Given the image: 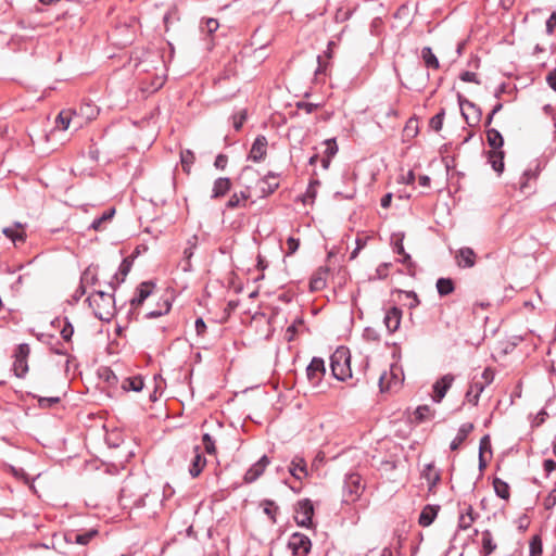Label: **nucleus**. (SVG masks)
<instances>
[{"mask_svg":"<svg viewBox=\"0 0 556 556\" xmlns=\"http://www.w3.org/2000/svg\"><path fill=\"white\" fill-rule=\"evenodd\" d=\"M94 316L103 321H110L115 315V300L112 293L96 291L87 298Z\"/></svg>","mask_w":556,"mask_h":556,"instance_id":"1","label":"nucleus"},{"mask_svg":"<svg viewBox=\"0 0 556 556\" xmlns=\"http://www.w3.org/2000/svg\"><path fill=\"white\" fill-rule=\"evenodd\" d=\"M330 368L333 377L338 380L344 381L352 376L350 368V354L346 349L339 348L333 352L330 356Z\"/></svg>","mask_w":556,"mask_h":556,"instance_id":"2","label":"nucleus"},{"mask_svg":"<svg viewBox=\"0 0 556 556\" xmlns=\"http://www.w3.org/2000/svg\"><path fill=\"white\" fill-rule=\"evenodd\" d=\"M364 484L358 473H349L345 476L343 485V501L345 503L355 502L363 493Z\"/></svg>","mask_w":556,"mask_h":556,"instance_id":"3","label":"nucleus"},{"mask_svg":"<svg viewBox=\"0 0 556 556\" xmlns=\"http://www.w3.org/2000/svg\"><path fill=\"white\" fill-rule=\"evenodd\" d=\"M458 104L462 111V115L469 126L479 124L482 116V112L479 106L464 98L462 94H458Z\"/></svg>","mask_w":556,"mask_h":556,"instance_id":"4","label":"nucleus"},{"mask_svg":"<svg viewBox=\"0 0 556 556\" xmlns=\"http://www.w3.org/2000/svg\"><path fill=\"white\" fill-rule=\"evenodd\" d=\"M30 353V348L27 343L17 345L14 353L13 370L16 377L23 378L28 371L27 358Z\"/></svg>","mask_w":556,"mask_h":556,"instance_id":"5","label":"nucleus"},{"mask_svg":"<svg viewBox=\"0 0 556 556\" xmlns=\"http://www.w3.org/2000/svg\"><path fill=\"white\" fill-rule=\"evenodd\" d=\"M314 515V507L308 498L298 502L294 519L301 527H309Z\"/></svg>","mask_w":556,"mask_h":556,"instance_id":"6","label":"nucleus"},{"mask_svg":"<svg viewBox=\"0 0 556 556\" xmlns=\"http://www.w3.org/2000/svg\"><path fill=\"white\" fill-rule=\"evenodd\" d=\"M311 546L309 538L302 533L292 534L288 542V547L294 556H305L311 551Z\"/></svg>","mask_w":556,"mask_h":556,"instance_id":"7","label":"nucleus"},{"mask_svg":"<svg viewBox=\"0 0 556 556\" xmlns=\"http://www.w3.org/2000/svg\"><path fill=\"white\" fill-rule=\"evenodd\" d=\"M326 372L325 362L320 357H313L306 368V375L312 386H318Z\"/></svg>","mask_w":556,"mask_h":556,"instance_id":"8","label":"nucleus"},{"mask_svg":"<svg viewBox=\"0 0 556 556\" xmlns=\"http://www.w3.org/2000/svg\"><path fill=\"white\" fill-rule=\"evenodd\" d=\"M402 379L399 376V368L391 366L390 371H384L380 375L379 387L381 392L392 390L401 386Z\"/></svg>","mask_w":556,"mask_h":556,"instance_id":"9","label":"nucleus"},{"mask_svg":"<svg viewBox=\"0 0 556 556\" xmlns=\"http://www.w3.org/2000/svg\"><path fill=\"white\" fill-rule=\"evenodd\" d=\"M454 382V376L452 374H446L439 380H437L433 384V401L435 403H440L445 396L446 392L451 388Z\"/></svg>","mask_w":556,"mask_h":556,"instance_id":"10","label":"nucleus"},{"mask_svg":"<svg viewBox=\"0 0 556 556\" xmlns=\"http://www.w3.org/2000/svg\"><path fill=\"white\" fill-rule=\"evenodd\" d=\"M269 459L266 455L262 456L255 464H253L248 471L244 475V482L252 483L258 477H261L265 470V468L268 466Z\"/></svg>","mask_w":556,"mask_h":556,"instance_id":"11","label":"nucleus"},{"mask_svg":"<svg viewBox=\"0 0 556 556\" xmlns=\"http://www.w3.org/2000/svg\"><path fill=\"white\" fill-rule=\"evenodd\" d=\"M267 144L268 142L265 136H257L250 150L249 159L254 162L262 161L266 155Z\"/></svg>","mask_w":556,"mask_h":556,"instance_id":"12","label":"nucleus"},{"mask_svg":"<svg viewBox=\"0 0 556 556\" xmlns=\"http://www.w3.org/2000/svg\"><path fill=\"white\" fill-rule=\"evenodd\" d=\"M98 534H99V531L97 529H90L84 533H76L74 531H70L64 534V540L70 543L87 545Z\"/></svg>","mask_w":556,"mask_h":556,"instance_id":"13","label":"nucleus"},{"mask_svg":"<svg viewBox=\"0 0 556 556\" xmlns=\"http://www.w3.org/2000/svg\"><path fill=\"white\" fill-rule=\"evenodd\" d=\"M402 311L399 307H391L386 312L383 323L390 333L396 331L401 325Z\"/></svg>","mask_w":556,"mask_h":556,"instance_id":"14","label":"nucleus"},{"mask_svg":"<svg viewBox=\"0 0 556 556\" xmlns=\"http://www.w3.org/2000/svg\"><path fill=\"white\" fill-rule=\"evenodd\" d=\"M457 264L463 268H471L476 264V253L471 248L465 247L456 254Z\"/></svg>","mask_w":556,"mask_h":556,"instance_id":"15","label":"nucleus"},{"mask_svg":"<svg viewBox=\"0 0 556 556\" xmlns=\"http://www.w3.org/2000/svg\"><path fill=\"white\" fill-rule=\"evenodd\" d=\"M193 458L191 460V465L189 467V473L192 478H197L202 472L203 468L206 465V458L202 455L199 446L193 448Z\"/></svg>","mask_w":556,"mask_h":556,"instance_id":"16","label":"nucleus"},{"mask_svg":"<svg viewBox=\"0 0 556 556\" xmlns=\"http://www.w3.org/2000/svg\"><path fill=\"white\" fill-rule=\"evenodd\" d=\"M262 197L271 194L278 187L277 176L274 173H268L264 178L258 180Z\"/></svg>","mask_w":556,"mask_h":556,"instance_id":"17","label":"nucleus"},{"mask_svg":"<svg viewBox=\"0 0 556 556\" xmlns=\"http://www.w3.org/2000/svg\"><path fill=\"white\" fill-rule=\"evenodd\" d=\"M439 510V505H426L419 515L418 523L421 527H429L437 518Z\"/></svg>","mask_w":556,"mask_h":556,"instance_id":"18","label":"nucleus"},{"mask_svg":"<svg viewBox=\"0 0 556 556\" xmlns=\"http://www.w3.org/2000/svg\"><path fill=\"white\" fill-rule=\"evenodd\" d=\"M153 287L154 285L151 281L141 282L136 290V295L130 301L131 305H141L144 302V300L151 294Z\"/></svg>","mask_w":556,"mask_h":556,"instance_id":"19","label":"nucleus"},{"mask_svg":"<svg viewBox=\"0 0 556 556\" xmlns=\"http://www.w3.org/2000/svg\"><path fill=\"white\" fill-rule=\"evenodd\" d=\"M289 471L298 480H302L307 477L308 472L304 458L295 456L291 462Z\"/></svg>","mask_w":556,"mask_h":556,"instance_id":"20","label":"nucleus"},{"mask_svg":"<svg viewBox=\"0 0 556 556\" xmlns=\"http://www.w3.org/2000/svg\"><path fill=\"white\" fill-rule=\"evenodd\" d=\"M473 430V424L471 422H465L463 424L459 429H458V432L456 434V437L454 438V440L451 442V450L452 451H456L459 448V446L463 444V442L467 439V437L469 435V433Z\"/></svg>","mask_w":556,"mask_h":556,"instance_id":"21","label":"nucleus"},{"mask_svg":"<svg viewBox=\"0 0 556 556\" xmlns=\"http://www.w3.org/2000/svg\"><path fill=\"white\" fill-rule=\"evenodd\" d=\"M231 188V181L229 178L219 177L214 181L212 189V199H218L224 197Z\"/></svg>","mask_w":556,"mask_h":556,"instance_id":"22","label":"nucleus"},{"mask_svg":"<svg viewBox=\"0 0 556 556\" xmlns=\"http://www.w3.org/2000/svg\"><path fill=\"white\" fill-rule=\"evenodd\" d=\"M115 214V208L111 207L106 211H104L101 216L93 219V222L90 224V229L94 231H101L106 228V224L112 220L113 216Z\"/></svg>","mask_w":556,"mask_h":556,"instance_id":"23","label":"nucleus"},{"mask_svg":"<svg viewBox=\"0 0 556 556\" xmlns=\"http://www.w3.org/2000/svg\"><path fill=\"white\" fill-rule=\"evenodd\" d=\"M130 268L131 262L128 258H124L119 265L118 273L114 275L113 280L110 282V287L113 290H115L116 286L121 285L125 280Z\"/></svg>","mask_w":556,"mask_h":556,"instance_id":"24","label":"nucleus"},{"mask_svg":"<svg viewBox=\"0 0 556 556\" xmlns=\"http://www.w3.org/2000/svg\"><path fill=\"white\" fill-rule=\"evenodd\" d=\"M488 161L492 168L501 174L504 170V151L491 150L488 152Z\"/></svg>","mask_w":556,"mask_h":556,"instance_id":"25","label":"nucleus"},{"mask_svg":"<svg viewBox=\"0 0 556 556\" xmlns=\"http://www.w3.org/2000/svg\"><path fill=\"white\" fill-rule=\"evenodd\" d=\"M481 544H482V548L480 551V554L482 556L491 555L497 547L490 530H484L482 532Z\"/></svg>","mask_w":556,"mask_h":556,"instance_id":"26","label":"nucleus"},{"mask_svg":"<svg viewBox=\"0 0 556 556\" xmlns=\"http://www.w3.org/2000/svg\"><path fill=\"white\" fill-rule=\"evenodd\" d=\"M3 235L11 239L14 243L24 242L25 241V231L23 230L21 224H15L11 227H5L2 230Z\"/></svg>","mask_w":556,"mask_h":556,"instance_id":"27","label":"nucleus"},{"mask_svg":"<svg viewBox=\"0 0 556 556\" xmlns=\"http://www.w3.org/2000/svg\"><path fill=\"white\" fill-rule=\"evenodd\" d=\"M422 477L427 480L430 490L433 486H435L441 479L440 472L435 469V467L432 463L427 464L425 466V468L422 470Z\"/></svg>","mask_w":556,"mask_h":556,"instance_id":"28","label":"nucleus"},{"mask_svg":"<svg viewBox=\"0 0 556 556\" xmlns=\"http://www.w3.org/2000/svg\"><path fill=\"white\" fill-rule=\"evenodd\" d=\"M484 390V384H482L479 380H473L469 387V390L466 392V399L469 403L477 405L479 402L480 394Z\"/></svg>","mask_w":556,"mask_h":556,"instance_id":"29","label":"nucleus"},{"mask_svg":"<svg viewBox=\"0 0 556 556\" xmlns=\"http://www.w3.org/2000/svg\"><path fill=\"white\" fill-rule=\"evenodd\" d=\"M486 141L492 150H502L504 144L503 136L495 128H489L486 130Z\"/></svg>","mask_w":556,"mask_h":556,"instance_id":"30","label":"nucleus"},{"mask_svg":"<svg viewBox=\"0 0 556 556\" xmlns=\"http://www.w3.org/2000/svg\"><path fill=\"white\" fill-rule=\"evenodd\" d=\"M98 281H99V279H98V273H97L96 267L89 266L81 274L80 282L86 288L96 286L98 283Z\"/></svg>","mask_w":556,"mask_h":556,"instance_id":"31","label":"nucleus"},{"mask_svg":"<svg viewBox=\"0 0 556 556\" xmlns=\"http://www.w3.org/2000/svg\"><path fill=\"white\" fill-rule=\"evenodd\" d=\"M250 198L249 190L241 191L240 193H233L228 202L226 203V207L233 210L236 207H239L241 205H244V202Z\"/></svg>","mask_w":556,"mask_h":556,"instance_id":"32","label":"nucleus"},{"mask_svg":"<svg viewBox=\"0 0 556 556\" xmlns=\"http://www.w3.org/2000/svg\"><path fill=\"white\" fill-rule=\"evenodd\" d=\"M422 60L428 68L438 70L440 66L438 58L433 54L430 47H425L421 50Z\"/></svg>","mask_w":556,"mask_h":556,"instance_id":"33","label":"nucleus"},{"mask_svg":"<svg viewBox=\"0 0 556 556\" xmlns=\"http://www.w3.org/2000/svg\"><path fill=\"white\" fill-rule=\"evenodd\" d=\"M143 380L141 377L137 376V377H129V378H126L124 381H123V384H122V388L124 390H131V391H135V392H139L143 389Z\"/></svg>","mask_w":556,"mask_h":556,"instance_id":"34","label":"nucleus"},{"mask_svg":"<svg viewBox=\"0 0 556 556\" xmlns=\"http://www.w3.org/2000/svg\"><path fill=\"white\" fill-rule=\"evenodd\" d=\"M493 488H494L495 494L498 497L506 500V501L509 498V485L507 482H505L504 480H502L500 478H495L493 480Z\"/></svg>","mask_w":556,"mask_h":556,"instance_id":"35","label":"nucleus"},{"mask_svg":"<svg viewBox=\"0 0 556 556\" xmlns=\"http://www.w3.org/2000/svg\"><path fill=\"white\" fill-rule=\"evenodd\" d=\"M438 293L442 296L447 295L454 291V282L450 278H439L437 281Z\"/></svg>","mask_w":556,"mask_h":556,"instance_id":"36","label":"nucleus"},{"mask_svg":"<svg viewBox=\"0 0 556 556\" xmlns=\"http://www.w3.org/2000/svg\"><path fill=\"white\" fill-rule=\"evenodd\" d=\"M540 164L538 163L534 168H529L525 170L521 180H520V190L525 191L528 188V181L530 179H535L540 173Z\"/></svg>","mask_w":556,"mask_h":556,"instance_id":"37","label":"nucleus"},{"mask_svg":"<svg viewBox=\"0 0 556 556\" xmlns=\"http://www.w3.org/2000/svg\"><path fill=\"white\" fill-rule=\"evenodd\" d=\"M180 159L184 170L189 173L190 166L195 160L194 153L191 150H185L181 152Z\"/></svg>","mask_w":556,"mask_h":556,"instance_id":"38","label":"nucleus"},{"mask_svg":"<svg viewBox=\"0 0 556 556\" xmlns=\"http://www.w3.org/2000/svg\"><path fill=\"white\" fill-rule=\"evenodd\" d=\"M71 124V115L68 112L62 111L55 118V128L66 130Z\"/></svg>","mask_w":556,"mask_h":556,"instance_id":"39","label":"nucleus"},{"mask_svg":"<svg viewBox=\"0 0 556 556\" xmlns=\"http://www.w3.org/2000/svg\"><path fill=\"white\" fill-rule=\"evenodd\" d=\"M219 27V23L215 18H206L200 26L203 33L208 35L214 34Z\"/></svg>","mask_w":556,"mask_h":556,"instance_id":"40","label":"nucleus"},{"mask_svg":"<svg viewBox=\"0 0 556 556\" xmlns=\"http://www.w3.org/2000/svg\"><path fill=\"white\" fill-rule=\"evenodd\" d=\"M263 506L264 513L270 518L273 522H276V514L278 513L279 507L269 500L264 501Z\"/></svg>","mask_w":556,"mask_h":556,"instance_id":"41","label":"nucleus"},{"mask_svg":"<svg viewBox=\"0 0 556 556\" xmlns=\"http://www.w3.org/2000/svg\"><path fill=\"white\" fill-rule=\"evenodd\" d=\"M393 251L396 254L402 255V258L400 261L403 264H407L410 261V255L407 254L404 250L403 238H400L394 242Z\"/></svg>","mask_w":556,"mask_h":556,"instance_id":"42","label":"nucleus"},{"mask_svg":"<svg viewBox=\"0 0 556 556\" xmlns=\"http://www.w3.org/2000/svg\"><path fill=\"white\" fill-rule=\"evenodd\" d=\"M444 115V110H441L438 114L431 117L429 124L431 129H433L434 131H440L442 129Z\"/></svg>","mask_w":556,"mask_h":556,"instance_id":"43","label":"nucleus"},{"mask_svg":"<svg viewBox=\"0 0 556 556\" xmlns=\"http://www.w3.org/2000/svg\"><path fill=\"white\" fill-rule=\"evenodd\" d=\"M197 244H198L197 236H192L190 239H188L187 247L184 250V258L191 260V257L193 256L194 250L197 248Z\"/></svg>","mask_w":556,"mask_h":556,"instance_id":"44","label":"nucleus"},{"mask_svg":"<svg viewBox=\"0 0 556 556\" xmlns=\"http://www.w3.org/2000/svg\"><path fill=\"white\" fill-rule=\"evenodd\" d=\"M202 442H203L204 450L207 454H215V452H216L215 441L208 433L203 434Z\"/></svg>","mask_w":556,"mask_h":556,"instance_id":"45","label":"nucleus"},{"mask_svg":"<svg viewBox=\"0 0 556 556\" xmlns=\"http://www.w3.org/2000/svg\"><path fill=\"white\" fill-rule=\"evenodd\" d=\"M309 286L312 290H321L326 286V279L321 274H317L311 279Z\"/></svg>","mask_w":556,"mask_h":556,"instance_id":"46","label":"nucleus"},{"mask_svg":"<svg viewBox=\"0 0 556 556\" xmlns=\"http://www.w3.org/2000/svg\"><path fill=\"white\" fill-rule=\"evenodd\" d=\"M473 521H475V516L460 514L459 519H458V528L462 530H467L471 527Z\"/></svg>","mask_w":556,"mask_h":556,"instance_id":"47","label":"nucleus"},{"mask_svg":"<svg viewBox=\"0 0 556 556\" xmlns=\"http://www.w3.org/2000/svg\"><path fill=\"white\" fill-rule=\"evenodd\" d=\"M74 328L72 324L66 319L65 325L61 330V336L65 341H70L73 337Z\"/></svg>","mask_w":556,"mask_h":556,"instance_id":"48","label":"nucleus"},{"mask_svg":"<svg viewBox=\"0 0 556 556\" xmlns=\"http://www.w3.org/2000/svg\"><path fill=\"white\" fill-rule=\"evenodd\" d=\"M298 326H303V320L301 318H296L288 328L287 334L289 336L288 340L291 341L294 334L298 331Z\"/></svg>","mask_w":556,"mask_h":556,"instance_id":"49","label":"nucleus"},{"mask_svg":"<svg viewBox=\"0 0 556 556\" xmlns=\"http://www.w3.org/2000/svg\"><path fill=\"white\" fill-rule=\"evenodd\" d=\"M247 118V112L241 111L240 113L233 115V127L236 130H240L244 121Z\"/></svg>","mask_w":556,"mask_h":556,"instance_id":"50","label":"nucleus"},{"mask_svg":"<svg viewBox=\"0 0 556 556\" xmlns=\"http://www.w3.org/2000/svg\"><path fill=\"white\" fill-rule=\"evenodd\" d=\"M430 413V408L427 405L418 406L415 416L418 420L422 421L427 419L428 415Z\"/></svg>","mask_w":556,"mask_h":556,"instance_id":"51","label":"nucleus"},{"mask_svg":"<svg viewBox=\"0 0 556 556\" xmlns=\"http://www.w3.org/2000/svg\"><path fill=\"white\" fill-rule=\"evenodd\" d=\"M288 245V254H293L298 251L300 247V240L293 237H289L287 240Z\"/></svg>","mask_w":556,"mask_h":556,"instance_id":"52","label":"nucleus"},{"mask_svg":"<svg viewBox=\"0 0 556 556\" xmlns=\"http://www.w3.org/2000/svg\"><path fill=\"white\" fill-rule=\"evenodd\" d=\"M494 374L491 369L485 368L481 374V382L484 384V388L493 381Z\"/></svg>","mask_w":556,"mask_h":556,"instance_id":"53","label":"nucleus"},{"mask_svg":"<svg viewBox=\"0 0 556 556\" xmlns=\"http://www.w3.org/2000/svg\"><path fill=\"white\" fill-rule=\"evenodd\" d=\"M60 402V397H40L39 399V406L40 407H51L52 405Z\"/></svg>","mask_w":556,"mask_h":556,"instance_id":"54","label":"nucleus"},{"mask_svg":"<svg viewBox=\"0 0 556 556\" xmlns=\"http://www.w3.org/2000/svg\"><path fill=\"white\" fill-rule=\"evenodd\" d=\"M460 79L465 83H475L479 84V80L477 78V74L473 72H464L460 74Z\"/></svg>","mask_w":556,"mask_h":556,"instance_id":"55","label":"nucleus"},{"mask_svg":"<svg viewBox=\"0 0 556 556\" xmlns=\"http://www.w3.org/2000/svg\"><path fill=\"white\" fill-rule=\"evenodd\" d=\"M556 504V489H554L545 498L544 506L546 509H551Z\"/></svg>","mask_w":556,"mask_h":556,"instance_id":"56","label":"nucleus"},{"mask_svg":"<svg viewBox=\"0 0 556 556\" xmlns=\"http://www.w3.org/2000/svg\"><path fill=\"white\" fill-rule=\"evenodd\" d=\"M556 27V13L553 12L548 20L546 21V33L548 35L553 34L554 28Z\"/></svg>","mask_w":556,"mask_h":556,"instance_id":"57","label":"nucleus"},{"mask_svg":"<svg viewBox=\"0 0 556 556\" xmlns=\"http://www.w3.org/2000/svg\"><path fill=\"white\" fill-rule=\"evenodd\" d=\"M319 185L318 181H314V182H311L307 190H306V193H305V199L304 201H306V199H311V200H314L315 195H316V187Z\"/></svg>","mask_w":556,"mask_h":556,"instance_id":"58","label":"nucleus"},{"mask_svg":"<svg viewBox=\"0 0 556 556\" xmlns=\"http://www.w3.org/2000/svg\"><path fill=\"white\" fill-rule=\"evenodd\" d=\"M227 156L224 154H218L215 159L214 165L218 169H224L227 165Z\"/></svg>","mask_w":556,"mask_h":556,"instance_id":"59","label":"nucleus"},{"mask_svg":"<svg viewBox=\"0 0 556 556\" xmlns=\"http://www.w3.org/2000/svg\"><path fill=\"white\" fill-rule=\"evenodd\" d=\"M326 143L328 146L326 149L327 156L332 157L338 152V147L336 146V141L327 140Z\"/></svg>","mask_w":556,"mask_h":556,"instance_id":"60","label":"nucleus"},{"mask_svg":"<svg viewBox=\"0 0 556 556\" xmlns=\"http://www.w3.org/2000/svg\"><path fill=\"white\" fill-rule=\"evenodd\" d=\"M194 327H195V331L199 336H202L206 330V325L201 317L195 320Z\"/></svg>","mask_w":556,"mask_h":556,"instance_id":"61","label":"nucleus"},{"mask_svg":"<svg viewBox=\"0 0 556 556\" xmlns=\"http://www.w3.org/2000/svg\"><path fill=\"white\" fill-rule=\"evenodd\" d=\"M548 86L556 91V68H554L546 77Z\"/></svg>","mask_w":556,"mask_h":556,"instance_id":"62","label":"nucleus"},{"mask_svg":"<svg viewBox=\"0 0 556 556\" xmlns=\"http://www.w3.org/2000/svg\"><path fill=\"white\" fill-rule=\"evenodd\" d=\"M543 468L547 475L556 469V462L553 459H545L543 463Z\"/></svg>","mask_w":556,"mask_h":556,"instance_id":"63","label":"nucleus"},{"mask_svg":"<svg viewBox=\"0 0 556 556\" xmlns=\"http://www.w3.org/2000/svg\"><path fill=\"white\" fill-rule=\"evenodd\" d=\"M542 555V547L541 544H536L535 541H533L530 545V556H541Z\"/></svg>","mask_w":556,"mask_h":556,"instance_id":"64","label":"nucleus"}]
</instances>
